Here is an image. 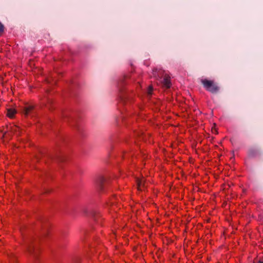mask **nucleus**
Returning a JSON list of instances; mask_svg holds the SVG:
<instances>
[{"instance_id": "12", "label": "nucleus", "mask_w": 263, "mask_h": 263, "mask_svg": "<svg viewBox=\"0 0 263 263\" xmlns=\"http://www.w3.org/2000/svg\"><path fill=\"white\" fill-rule=\"evenodd\" d=\"M153 90V88L152 86H149V89H148V93L151 95L152 93V91Z\"/></svg>"}, {"instance_id": "13", "label": "nucleus", "mask_w": 263, "mask_h": 263, "mask_svg": "<svg viewBox=\"0 0 263 263\" xmlns=\"http://www.w3.org/2000/svg\"><path fill=\"white\" fill-rule=\"evenodd\" d=\"M91 215L92 216H95V215H94V213H93V212H92L91 213Z\"/></svg>"}, {"instance_id": "3", "label": "nucleus", "mask_w": 263, "mask_h": 263, "mask_svg": "<svg viewBox=\"0 0 263 263\" xmlns=\"http://www.w3.org/2000/svg\"><path fill=\"white\" fill-rule=\"evenodd\" d=\"M22 113L26 116H30L33 117L35 114V106L32 104H28L26 105L22 110Z\"/></svg>"}, {"instance_id": "10", "label": "nucleus", "mask_w": 263, "mask_h": 263, "mask_svg": "<svg viewBox=\"0 0 263 263\" xmlns=\"http://www.w3.org/2000/svg\"><path fill=\"white\" fill-rule=\"evenodd\" d=\"M4 30V25L2 24V23L0 22V34L3 32Z\"/></svg>"}, {"instance_id": "9", "label": "nucleus", "mask_w": 263, "mask_h": 263, "mask_svg": "<svg viewBox=\"0 0 263 263\" xmlns=\"http://www.w3.org/2000/svg\"><path fill=\"white\" fill-rule=\"evenodd\" d=\"M55 159L58 161H63L64 160V157L63 156L57 155L55 156Z\"/></svg>"}, {"instance_id": "2", "label": "nucleus", "mask_w": 263, "mask_h": 263, "mask_svg": "<svg viewBox=\"0 0 263 263\" xmlns=\"http://www.w3.org/2000/svg\"><path fill=\"white\" fill-rule=\"evenodd\" d=\"M156 71H154V77H158V79L159 80L160 82L163 85V86L166 88H168L171 87V81H170V77L165 74L163 78H162V72L159 71V73L156 75Z\"/></svg>"}, {"instance_id": "4", "label": "nucleus", "mask_w": 263, "mask_h": 263, "mask_svg": "<svg viewBox=\"0 0 263 263\" xmlns=\"http://www.w3.org/2000/svg\"><path fill=\"white\" fill-rule=\"evenodd\" d=\"M108 181L103 177H100L96 181V186L100 192H103L104 188L108 185Z\"/></svg>"}, {"instance_id": "1", "label": "nucleus", "mask_w": 263, "mask_h": 263, "mask_svg": "<svg viewBox=\"0 0 263 263\" xmlns=\"http://www.w3.org/2000/svg\"><path fill=\"white\" fill-rule=\"evenodd\" d=\"M201 82L205 89L212 93H217L219 90V87L214 81L205 79H202Z\"/></svg>"}, {"instance_id": "8", "label": "nucleus", "mask_w": 263, "mask_h": 263, "mask_svg": "<svg viewBox=\"0 0 263 263\" xmlns=\"http://www.w3.org/2000/svg\"><path fill=\"white\" fill-rule=\"evenodd\" d=\"M16 111L15 109L13 108H8L7 109V116L11 118H13L14 115L16 114Z\"/></svg>"}, {"instance_id": "11", "label": "nucleus", "mask_w": 263, "mask_h": 263, "mask_svg": "<svg viewBox=\"0 0 263 263\" xmlns=\"http://www.w3.org/2000/svg\"><path fill=\"white\" fill-rule=\"evenodd\" d=\"M20 130V127H18V126H14L13 128H12V130L14 132H17L18 130Z\"/></svg>"}, {"instance_id": "7", "label": "nucleus", "mask_w": 263, "mask_h": 263, "mask_svg": "<svg viewBox=\"0 0 263 263\" xmlns=\"http://www.w3.org/2000/svg\"><path fill=\"white\" fill-rule=\"evenodd\" d=\"M258 154V151L254 148H251L249 150L248 152V155L249 157H255Z\"/></svg>"}, {"instance_id": "5", "label": "nucleus", "mask_w": 263, "mask_h": 263, "mask_svg": "<svg viewBox=\"0 0 263 263\" xmlns=\"http://www.w3.org/2000/svg\"><path fill=\"white\" fill-rule=\"evenodd\" d=\"M27 252L34 258H36L37 256V250L35 246L32 242H28L26 246Z\"/></svg>"}, {"instance_id": "14", "label": "nucleus", "mask_w": 263, "mask_h": 263, "mask_svg": "<svg viewBox=\"0 0 263 263\" xmlns=\"http://www.w3.org/2000/svg\"><path fill=\"white\" fill-rule=\"evenodd\" d=\"M258 263H263V261H262V260H259V261H258Z\"/></svg>"}, {"instance_id": "6", "label": "nucleus", "mask_w": 263, "mask_h": 263, "mask_svg": "<svg viewBox=\"0 0 263 263\" xmlns=\"http://www.w3.org/2000/svg\"><path fill=\"white\" fill-rule=\"evenodd\" d=\"M136 182L139 190L142 191L146 187V182L144 178H137Z\"/></svg>"}, {"instance_id": "15", "label": "nucleus", "mask_w": 263, "mask_h": 263, "mask_svg": "<svg viewBox=\"0 0 263 263\" xmlns=\"http://www.w3.org/2000/svg\"><path fill=\"white\" fill-rule=\"evenodd\" d=\"M214 131L217 133V130L216 129H214Z\"/></svg>"}]
</instances>
